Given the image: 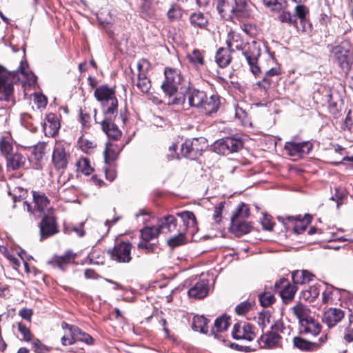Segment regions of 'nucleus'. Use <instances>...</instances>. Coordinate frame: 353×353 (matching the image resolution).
I'll use <instances>...</instances> for the list:
<instances>
[{"label": "nucleus", "instance_id": "1", "mask_svg": "<svg viewBox=\"0 0 353 353\" xmlns=\"http://www.w3.org/2000/svg\"><path fill=\"white\" fill-rule=\"evenodd\" d=\"M227 44L232 52L235 50L241 51L252 74L254 76L259 75L261 70L258 65V59L261 56V49L257 42H244L239 33L230 31L228 35Z\"/></svg>", "mask_w": 353, "mask_h": 353}, {"label": "nucleus", "instance_id": "2", "mask_svg": "<svg viewBox=\"0 0 353 353\" xmlns=\"http://www.w3.org/2000/svg\"><path fill=\"white\" fill-rule=\"evenodd\" d=\"M183 94L185 98L188 97L190 106L199 109L205 114L216 112L219 108L220 101L217 95L208 97L204 91L190 88H184Z\"/></svg>", "mask_w": 353, "mask_h": 353}, {"label": "nucleus", "instance_id": "3", "mask_svg": "<svg viewBox=\"0 0 353 353\" xmlns=\"http://www.w3.org/2000/svg\"><path fill=\"white\" fill-rule=\"evenodd\" d=\"M165 81L161 85L164 93L170 98L169 104L181 105L185 102V97L183 90L177 92L179 86L184 81L180 70L166 68L164 70Z\"/></svg>", "mask_w": 353, "mask_h": 353}, {"label": "nucleus", "instance_id": "4", "mask_svg": "<svg viewBox=\"0 0 353 353\" xmlns=\"http://www.w3.org/2000/svg\"><path fill=\"white\" fill-rule=\"evenodd\" d=\"M214 1L219 14L225 20L233 17L244 19L251 16V8L248 0Z\"/></svg>", "mask_w": 353, "mask_h": 353}, {"label": "nucleus", "instance_id": "5", "mask_svg": "<svg viewBox=\"0 0 353 353\" xmlns=\"http://www.w3.org/2000/svg\"><path fill=\"white\" fill-rule=\"evenodd\" d=\"M94 94L103 106L104 114L118 113V100L113 88L102 85L95 89Z\"/></svg>", "mask_w": 353, "mask_h": 353}, {"label": "nucleus", "instance_id": "6", "mask_svg": "<svg viewBox=\"0 0 353 353\" xmlns=\"http://www.w3.org/2000/svg\"><path fill=\"white\" fill-rule=\"evenodd\" d=\"M327 48L332 54L334 61L344 72L347 73L352 63L350 55V43L347 41H343L337 46L328 45Z\"/></svg>", "mask_w": 353, "mask_h": 353}, {"label": "nucleus", "instance_id": "7", "mask_svg": "<svg viewBox=\"0 0 353 353\" xmlns=\"http://www.w3.org/2000/svg\"><path fill=\"white\" fill-rule=\"evenodd\" d=\"M128 119L125 110H121L119 116L117 114H104V119L101 122L103 131L107 136L113 140H117L121 137V131L116 123H122L123 125Z\"/></svg>", "mask_w": 353, "mask_h": 353}, {"label": "nucleus", "instance_id": "8", "mask_svg": "<svg viewBox=\"0 0 353 353\" xmlns=\"http://www.w3.org/2000/svg\"><path fill=\"white\" fill-rule=\"evenodd\" d=\"M205 146L206 141L203 137L187 139L181 145V154L185 158L194 160L201 156Z\"/></svg>", "mask_w": 353, "mask_h": 353}, {"label": "nucleus", "instance_id": "9", "mask_svg": "<svg viewBox=\"0 0 353 353\" xmlns=\"http://www.w3.org/2000/svg\"><path fill=\"white\" fill-rule=\"evenodd\" d=\"M242 147L243 143L241 140L233 137H227L219 139L213 144L214 151L217 154L223 155L238 152Z\"/></svg>", "mask_w": 353, "mask_h": 353}, {"label": "nucleus", "instance_id": "10", "mask_svg": "<svg viewBox=\"0 0 353 353\" xmlns=\"http://www.w3.org/2000/svg\"><path fill=\"white\" fill-rule=\"evenodd\" d=\"M14 74L0 65V101H9L13 92Z\"/></svg>", "mask_w": 353, "mask_h": 353}, {"label": "nucleus", "instance_id": "11", "mask_svg": "<svg viewBox=\"0 0 353 353\" xmlns=\"http://www.w3.org/2000/svg\"><path fill=\"white\" fill-rule=\"evenodd\" d=\"M67 148L68 145L63 142H57L54 145L52 162L57 170H64L68 165L70 154Z\"/></svg>", "mask_w": 353, "mask_h": 353}, {"label": "nucleus", "instance_id": "12", "mask_svg": "<svg viewBox=\"0 0 353 353\" xmlns=\"http://www.w3.org/2000/svg\"><path fill=\"white\" fill-rule=\"evenodd\" d=\"M132 247L129 242L123 241L117 243L111 252L112 259L119 263H129L132 260Z\"/></svg>", "mask_w": 353, "mask_h": 353}, {"label": "nucleus", "instance_id": "13", "mask_svg": "<svg viewBox=\"0 0 353 353\" xmlns=\"http://www.w3.org/2000/svg\"><path fill=\"white\" fill-rule=\"evenodd\" d=\"M70 332V337L63 336L61 338V343L63 345H71L75 343L76 341H84L87 344H90L92 341V338L87 333L83 332L77 326L68 325Z\"/></svg>", "mask_w": 353, "mask_h": 353}, {"label": "nucleus", "instance_id": "14", "mask_svg": "<svg viewBox=\"0 0 353 353\" xmlns=\"http://www.w3.org/2000/svg\"><path fill=\"white\" fill-rule=\"evenodd\" d=\"M284 148L290 156L299 158L310 152L312 144L309 141L301 143L288 141L285 143Z\"/></svg>", "mask_w": 353, "mask_h": 353}, {"label": "nucleus", "instance_id": "15", "mask_svg": "<svg viewBox=\"0 0 353 353\" xmlns=\"http://www.w3.org/2000/svg\"><path fill=\"white\" fill-rule=\"evenodd\" d=\"M275 290L279 291L280 295L285 303H288L292 300L296 291V288L289 283L287 279L283 278L274 284Z\"/></svg>", "mask_w": 353, "mask_h": 353}, {"label": "nucleus", "instance_id": "16", "mask_svg": "<svg viewBox=\"0 0 353 353\" xmlns=\"http://www.w3.org/2000/svg\"><path fill=\"white\" fill-rule=\"evenodd\" d=\"M232 335L236 340L245 339L247 341H252L255 334L252 330V326L245 322L238 323L234 325Z\"/></svg>", "mask_w": 353, "mask_h": 353}, {"label": "nucleus", "instance_id": "17", "mask_svg": "<svg viewBox=\"0 0 353 353\" xmlns=\"http://www.w3.org/2000/svg\"><path fill=\"white\" fill-rule=\"evenodd\" d=\"M43 130L46 137H52L59 131L60 123L57 116L54 113L47 114L46 121L41 123Z\"/></svg>", "mask_w": 353, "mask_h": 353}, {"label": "nucleus", "instance_id": "18", "mask_svg": "<svg viewBox=\"0 0 353 353\" xmlns=\"http://www.w3.org/2000/svg\"><path fill=\"white\" fill-rule=\"evenodd\" d=\"M158 230L160 233L168 234L178 231L177 219L173 215H166L159 219Z\"/></svg>", "mask_w": 353, "mask_h": 353}, {"label": "nucleus", "instance_id": "19", "mask_svg": "<svg viewBox=\"0 0 353 353\" xmlns=\"http://www.w3.org/2000/svg\"><path fill=\"white\" fill-rule=\"evenodd\" d=\"M321 328L322 327L320 323L312 317H310L306 321H303L299 325L300 334L312 336L319 335L321 331Z\"/></svg>", "mask_w": 353, "mask_h": 353}, {"label": "nucleus", "instance_id": "20", "mask_svg": "<svg viewBox=\"0 0 353 353\" xmlns=\"http://www.w3.org/2000/svg\"><path fill=\"white\" fill-rule=\"evenodd\" d=\"M281 336L274 331H269L260 337V345L262 348L273 349L281 346Z\"/></svg>", "mask_w": 353, "mask_h": 353}, {"label": "nucleus", "instance_id": "21", "mask_svg": "<svg viewBox=\"0 0 353 353\" xmlns=\"http://www.w3.org/2000/svg\"><path fill=\"white\" fill-rule=\"evenodd\" d=\"M57 232L54 218L51 214L43 216L40 223V234L41 239H46Z\"/></svg>", "mask_w": 353, "mask_h": 353}, {"label": "nucleus", "instance_id": "22", "mask_svg": "<svg viewBox=\"0 0 353 353\" xmlns=\"http://www.w3.org/2000/svg\"><path fill=\"white\" fill-rule=\"evenodd\" d=\"M76 256L75 253L71 250H68L63 255L53 256L48 263L61 270H64L65 266L74 262Z\"/></svg>", "mask_w": 353, "mask_h": 353}, {"label": "nucleus", "instance_id": "23", "mask_svg": "<svg viewBox=\"0 0 353 353\" xmlns=\"http://www.w3.org/2000/svg\"><path fill=\"white\" fill-rule=\"evenodd\" d=\"M209 292V282L206 279L197 281L188 290L190 297L201 299L205 297Z\"/></svg>", "mask_w": 353, "mask_h": 353}, {"label": "nucleus", "instance_id": "24", "mask_svg": "<svg viewBox=\"0 0 353 353\" xmlns=\"http://www.w3.org/2000/svg\"><path fill=\"white\" fill-rule=\"evenodd\" d=\"M33 200L35 203L36 211L43 216L50 214V208H49L50 201L48 197L42 193L32 192Z\"/></svg>", "mask_w": 353, "mask_h": 353}, {"label": "nucleus", "instance_id": "25", "mask_svg": "<svg viewBox=\"0 0 353 353\" xmlns=\"http://www.w3.org/2000/svg\"><path fill=\"white\" fill-rule=\"evenodd\" d=\"M344 317V312L341 309L330 308L325 312L323 321L329 327L335 326Z\"/></svg>", "mask_w": 353, "mask_h": 353}, {"label": "nucleus", "instance_id": "26", "mask_svg": "<svg viewBox=\"0 0 353 353\" xmlns=\"http://www.w3.org/2000/svg\"><path fill=\"white\" fill-rule=\"evenodd\" d=\"M278 220L282 222L284 225H287L286 221L288 222L294 223V231L296 234H301L306 228V224L310 222L311 217L310 215L306 216V220L296 219L294 216H288L285 218L279 216Z\"/></svg>", "mask_w": 353, "mask_h": 353}, {"label": "nucleus", "instance_id": "27", "mask_svg": "<svg viewBox=\"0 0 353 353\" xmlns=\"http://www.w3.org/2000/svg\"><path fill=\"white\" fill-rule=\"evenodd\" d=\"M293 346L301 351L311 352L319 348V344L310 342L300 336H295L292 340Z\"/></svg>", "mask_w": 353, "mask_h": 353}, {"label": "nucleus", "instance_id": "28", "mask_svg": "<svg viewBox=\"0 0 353 353\" xmlns=\"http://www.w3.org/2000/svg\"><path fill=\"white\" fill-rule=\"evenodd\" d=\"M8 170H16L24 165L26 157L19 153L11 154L6 157Z\"/></svg>", "mask_w": 353, "mask_h": 353}, {"label": "nucleus", "instance_id": "29", "mask_svg": "<svg viewBox=\"0 0 353 353\" xmlns=\"http://www.w3.org/2000/svg\"><path fill=\"white\" fill-rule=\"evenodd\" d=\"M230 50L221 48H219L215 56V61L220 68H225L231 61V54Z\"/></svg>", "mask_w": 353, "mask_h": 353}, {"label": "nucleus", "instance_id": "30", "mask_svg": "<svg viewBox=\"0 0 353 353\" xmlns=\"http://www.w3.org/2000/svg\"><path fill=\"white\" fill-rule=\"evenodd\" d=\"M294 314L299 319V325L312 317L310 310L302 303H299L292 307Z\"/></svg>", "mask_w": 353, "mask_h": 353}, {"label": "nucleus", "instance_id": "31", "mask_svg": "<svg viewBox=\"0 0 353 353\" xmlns=\"http://www.w3.org/2000/svg\"><path fill=\"white\" fill-rule=\"evenodd\" d=\"M142 67L143 66L141 63L138 64V69L139 70V73L138 74L137 82L136 83V85L141 92L148 93L151 88V83L150 79L146 77V75L141 72Z\"/></svg>", "mask_w": 353, "mask_h": 353}, {"label": "nucleus", "instance_id": "32", "mask_svg": "<svg viewBox=\"0 0 353 353\" xmlns=\"http://www.w3.org/2000/svg\"><path fill=\"white\" fill-rule=\"evenodd\" d=\"M252 228V225L250 222L245 220H232L231 229L234 232L239 234H247Z\"/></svg>", "mask_w": 353, "mask_h": 353}, {"label": "nucleus", "instance_id": "33", "mask_svg": "<svg viewBox=\"0 0 353 353\" xmlns=\"http://www.w3.org/2000/svg\"><path fill=\"white\" fill-rule=\"evenodd\" d=\"M314 275L307 270H297L292 273V279L294 284L302 285L312 281Z\"/></svg>", "mask_w": 353, "mask_h": 353}, {"label": "nucleus", "instance_id": "34", "mask_svg": "<svg viewBox=\"0 0 353 353\" xmlns=\"http://www.w3.org/2000/svg\"><path fill=\"white\" fill-rule=\"evenodd\" d=\"M208 319L203 316H194L193 318L192 327L194 331L201 333L208 332Z\"/></svg>", "mask_w": 353, "mask_h": 353}, {"label": "nucleus", "instance_id": "35", "mask_svg": "<svg viewBox=\"0 0 353 353\" xmlns=\"http://www.w3.org/2000/svg\"><path fill=\"white\" fill-rule=\"evenodd\" d=\"M161 234L157 226H145L141 230V236L144 241H150Z\"/></svg>", "mask_w": 353, "mask_h": 353}, {"label": "nucleus", "instance_id": "36", "mask_svg": "<svg viewBox=\"0 0 353 353\" xmlns=\"http://www.w3.org/2000/svg\"><path fill=\"white\" fill-rule=\"evenodd\" d=\"M0 150L6 157L12 154L13 144L10 134L3 137L0 140Z\"/></svg>", "mask_w": 353, "mask_h": 353}, {"label": "nucleus", "instance_id": "37", "mask_svg": "<svg viewBox=\"0 0 353 353\" xmlns=\"http://www.w3.org/2000/svg\"><path fill=\"white\" fill-rule=\"evenodd\" d=\"M280 74V70L278 68H272L268 70L261 81H259L258 85L263 87L265 90L268 89L272 83L271 77L278 76Z\"/></svg>", "mask_w": 353, "mask_h": 353}, {"label": "nucleus", "instance_id": "38", "mask_svg": "<svg viewBox=\"0 0 353 353\" xmlns=\"http://www.w3.org/2000/svg\"><path fill=\"white\" fill-rule=\"evenodd\" d=\"M177 216L181 218L185 227L184 230H186L188 228L194 227L196 225V217L193 212L190 211H183L177 213Z\"/></svg>", "mask_w": 353, "mask_h": 353}, {"label": "nucleus", "instance_id": "39", "mask_svg": "<svg viewBox=\"0 0 353 353\" xmlns=\"http://www.w3.org/2000/svg\"><path fill=\"white\" fill-rule=\"evenodd\" d=\"M250 215V209L247 205L243 203H241L236 208L235 212H234L232 216L231 217V221L237 219V220H245V219L248 218Z\"/></svg>", "mask_w": 353, "mask_h": 353}, {"label": "nucleus", "instance_id": "40", "mask_svg": "<svg viewBox=\"0 0 353 353\" xmlns=\"http://www.w3.org/2000/svg\"><path fill=\"white\" fill-rule=\"evenodd\" d=\"M183 15V9L176 3H172L167 12V17L170 21H179Z\"/></svg>", "mask_w": 353, "mask_h": 353}, {"label": "nucleus", "instance_id": "41", "mask_svg": "<svg viewBox=\"0 0 353 353\" xmlns=\"http://www.w3.org/2000/svg\"><path fill=\"white\" fill-rule=\"evenodd\" d=\"M190 21L192 25L200 28H204L208 24L207 17L201 12H194L191 14Z\"/></svg>", "mask_w": 353, "mask_h": 353}, {"label": "nucleus", "instance_id": "42", "mask_svg": "<svg viewBox=\"0 0 353 353\" xmlns=\"http://www.w3.org/2000/svg\"><path fill=\"white\" fill-rule=\"evenodd\" d=\"M26 68H28L27 63L21 61L17 72H20L23 77L27 79L30 85L34 84L37 82V77Z\"/></svg>", "mask_w": 353, "mask_h": 353}, {"label": "nucleus", "instance_id": "43", "mask_svg": "<svg viewBox=\"0 0 353 353\" xmlns=\"http://www.w3.org/2000/svg\"><path fill=\"white\" fill-rule=\"evenodd\" d=\"M189 61L198 67L204 64V57L201 51L197 49L193 50L192 53L187 55Z\"/></svg>", "mask_w": 353, "mask_h": 353}, {"label": "nucleus", "instance_id": "44", "mask_svg": "<svg viewBox=\"0 0 353 353\" xmlns=\"http://www.w3.org/2000/svg\"><path fill=\"white\" fill-rule=\"evenodd\" d=\"M178 234L168 240V245L172 248L178 247L185 243V236L183 230L179 229Z\"/></svg>", "mask_w": 353, "mask_h": 353}, {"label": "nucleus", "instance_id": "45", "mask_svg": "<svg viewBox=\"0 0 353 353\" xmlns=\"http://www.w3.org/2000/svg\"><path fill=\"white\" fill-rule=\"evenodd\" d=\"M322 286L321 284H315L310 286L308 290L304 292V298L310 302L313 301L319 295Z\"/></svg>", "mask_w": 353, "mask_h": 353}, {"label": "nucleus", "instance_id": "46", "mask_svg": "<svg viewBox=\"0 0 353 353\" xmlns=\"http://www.w3.org/2000/svg\"><path fill=\"white\" fill-rule=\"evenodd\" d=\"M264 5L272 11L279 12L287 6L286 0H263Z\"/></svg>", "mask_w": 353, "mask_h": 353}, {"label": "nucleus", "instance_id": "47", "mask_svg": "<svg viewBox=\"0 0 353 353\" xmlns=\"http://www.w3.org/2000/svg\"><path fill=\"white\" fill-rule=\"evenodd\" d=\"M76 165L77 170L82 172L85 175H89L93 171V168L90 165V161L86 158L80 159Z\"/></svg>", "mask_w": 353, "mask_h": 353}, {"label": "nucleus", "instance_id": "48", "mask_svg": "<svg viewBox=\"0 0 353 353\" xmlns=\"http://www.w3.org/2000/svg\"><path fill=\"white\" fill-rule=\"evenodd\" d=\"M8 194L12 196L14 203L25 199L28 195V191L21 187H15L12 190H9Z\"/></svg>", "mask_w": 353, "mask_h": 353}, {"label": "nucleus", "instance_id": "49", "mask_svg": "<svg viewBox=\"0 0 353 353\" xmlns=\"http://www.w3.org/2000/svg\"><path fill=\"white\" fill-rule=\"evenodd\" d=\"M259 300L263 307H268L275 301L274 296L270 292H265L259 295Z\"/></svg>", "mask_w": 353, "mask_h": 353}, {"label": "nucleus", "instance_id": "50", "mask_svg": "<svg viewBox=\"0 0 353 353\" xmlns=\"http://www.w3.org/2000/svg\"><path fill=\"white\" fill-rule=\"evenodd\" d=\"M230 317L223 315L217 318L214 321V326L218 332L226 330L230 325Z\"/></svg>", "mask_w": 353, "mask_h": 353}, {"label": "nucleus", "instance_id": "51", "mask_svg": "<svg viewBox=\"0 0 353 353\" xmlns=\"http://www.w3.org/2000/svg\"><path fill=\"white\" fill-rule=\"evenodd\" d=\"M279 20L283 23H288L290 25L294 26L299 29L296 16L292 15L289 12H283L279 16Z\"/></svg>", "mask_w": 353, "mask_h": 353}, {"label": "nucleus", "instance_id": "52", "mask_svg": "<svg viewBox=\"0 0 353 353\" xmlns=\"http://www.w3.org/2000/svg\"><path fill=\"white\" fill-rule=\"evenodd\" d=\"M307 12V8L303 5H297L294 8V14L293 16H296V20L299 19L301 23H305L306 19L305 16Z\"/></svg>", "mask_w": 353, "mask_h": 353}, {"label": "nucleus", "instance_id": "53", "mask_svg": "<svg viewBox=\"0 0 353 353\" xmlns=\"http://www.w3.org/2000/svg\"><path fill=\"white\" fill-rule=\"evenodd\" d=\"M333 287L332 285H327L326 288L323 292L322 301L325 304H330L334 301L333 299Z\"/></svg>", "mask_w": 353, "mask_h": 353}, {"label": "nucleus", "instance_id": "54", "mask_svg": "<svg viewBox=\"0 0 353 353\" xmlns=\"http://www.w3.org/2000/svg\"><path fill=\"white\" fill-rule=\"evenodd\" d=\"M32 349L36 353H46L50 352L51 348L42 343L38 339H36L32 342Z\"/></svg>", "mask_w": 353, "mask_h": 353}, {"label": "nucleus", "instance_id": "55", "mask_svg": "<svg viewBox=\"0 0 353 353\" xmlns=\"http://www.w3.org/2000/svg\"><path fill=\"white\" fill-rule=\"evenodd\" d=\"M18 330L23 336V339L27 342L32 340L33 335L30 330L25 325L21 323H18Z\"/></svg>", "mask_w": 353, "mask_h": 353}, {"label": "nucleus", "instance_id": "56", "mask_svg": "<svg viewBox=\"0 0 353 353\" xmlns=\"http://www.w3.org/2000/svg\"><path fill=\"white\" fill-rule=\"evenodd\" d=\"M263 229L271 231L273 229L274 223L272 221V216L268 214H264L261 221Z\"/></svg>", "mask_w": 353, "mask_h": 353}, {"label": "nucleus", "instance_id": "57", "mask_svg": "<svg viewBox=\"0 0 353 353\" xmlns=\"http://www.w3.org/2000/svg\"><path fill=\"white\" fill-rule=\"evenodd\" d=\"M251 305L250 303L244 301L236 305L235 310L238 314H244L248 312L250 309Z\"/></svg>", "mask_w": 353, "mask_h": 353}, {"label": "nucleus", "instance_id": "58", "mask_svg": "<svg viewBox=\"0 0 353 353\" xmlns=\"http://www.w3.org/2000/svg\"><path fill=\"white\" fill-rule=\"evenodd\" d=\"M139 249L144 250L146 253H150L154 252V244L149 243V241L140 242L138 244Z\"/></svg>", "mask_w": 353, "mask_h": 353}, {"label": "nucleus", "instance_id": "59", "mask_svg": "<svg viewBox=\"0 0 353 353\" xmlns=\"http://www.w3.org/2000/svg\"><path fill=\"white\" fill-rule=\"evenodd\" d=\"M141 5L140 8L143 14H148L151 9L153 0H140Z\"/></svg>", "mask_w": 353, "mask_h": 353}, {"label": "nucleus", "instance_id": "60", "mask_svg": "<svg viewBox=\"0 0 353 353\" xmlns=\"http://www.w3.org/2000/svg\"><path fill=\"white\" fill-rule=\"evenodd\" d=\"M34 101L38 104L39 108H44L47 105L46 97L41 94H36L34 95Z\"/></svg>", "mask_w": 353, "mask_h": 353}, {"label": "nucleus", "instance_id": "61", "mask_svg": "<svg viewBox=\"0 0 353 353\" xmlns=\"http://www.w3.org/2000/svg\"><path fill=\"white\" fill-rule=\"evenodd\" d=\"M43 154V152L41 150H38L37 148L33 150L32 152V156L30 157V160L32 161L33 158L36 161V168H39V161L42 159Z\"/></svg>", "mask_w": 353, "mask_h": 353}, {"label": "nucleus", "instance_id": "62", "mask_svg": "<svg viewBox=\"0 0 353 353\" xmlns=\"http://www.w3.org/2000/svg\"><path fill=\"white\" fill-rule=\"evenodd\" d=\"M223 207H224V202H221L218 204V205H216L214 208L213 218L216 222L219 221L218 219H219L221 217Z\"/></svg>", "mask_w": 353, "mask_h": 353}, {"label": "nucleus", "instance_id": "63", "mask_svg": "<svg viewBox=\"0 0 353 353\" xmlns=\"http://www.w3.org/2000/svg\"><path fill=\"white\" fill-rule=\"evenodd\" d=\"M345 342L348 343H352V347H353V329L350 327H347L345 329L344 332V336H343Z\"/></svg>", "mask_w": 353, "mask_h": 353}, {"label": "nucleus", "instance_id": "64", "mask_svg": "<svg viewBox=\"0 0 353 353\" xmlns=\"http://www.w3.org/2000/svg\"><path fill=\"white\" fill-rule=\"evenodd\" d=\"M116 157V154L114 152H110L109 148L107 147L104 151V160L105 163H110Z\"/></svg>", "mask_w": 353, "mask_h": 353}]
</instances>
